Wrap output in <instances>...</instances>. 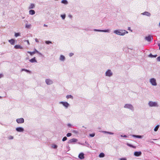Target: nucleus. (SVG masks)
<instances>
[{
	"label": "nucleus",
	"instance_id": "28",
	"mask_svg": "<svg viewBox=\"0 0 160 160\" xmlns=\"http://www.w3.org/2000/svg\"><path fill=\"white\" fill-rule=\"evenodd\" d=\"M127 146H128L129 147H132L134 148H136V147L135 146H134L132 145H131L130 144H129L128 143H127Z\"/></svg>",
	"mask_w": 160,
	"mask_h": 160
},
{
	"label": "nucleus",
	"instance_id": "24",
	"mask_svg": "<svg viewBox=\"0 0 160 160\" xmlns=\"http://www.w3.org/2000/svg\"><path fill=\"white\" fill-rule=\"evenodd\" d=\"M61 2L65 5H67L68 4V2L67 0H62L61 1Z\"/></svg>",
	"mask_w": 160,
	"mask_h": 160
},
{
	"label": "nucleus",
	"instance_id": "54",
	"mask_svg": "<svg viewBox=\"0 0 160 160\" xmlns=\"http://www.w3.org/2000/svg\"><path fill=\"white\" fill-rule=\"evenodd\" d=\"M148 142L151 143H153L154 142L153 141H148Z\"/></svg>",
	"mask_w": 160,
	"mask_h": 160
},
{
	"label": "nucleus",
	"instance_id": "48",
	"mask_svg": "<svg viewBox=\"0 0 160 160\" xmlns=\"http://www.w3.org/2000/svg\"><path fill=\"white\" fill-rule=\"evenodd\" d=\"M128 30H129L131 31V32H132V30L131 29V28L130 27H128Z\"/></svg>",
	"mask_w": 160,
	"mask_h": 160
},
{
	"label": "nucleus",
	"instance_id": "23",
	"mask_svg": "<svg viewBox=\"0 0 160 160\" xmlns=\"http://www.w3.org/2000/svg\"><path fill=\"white\" fill-rule=\"evenodd\" d=\"M102 133H107V134H110V135H113L114 134V133L112 132H108V131H102Z\"/></svg>",
	"mask_w": 160,
	"mask_h": 160
},
{
	"label": "nucleus",
	"instance_id": "9",
	"mask_svg": "<svg viewBox=\"0 0 160 160\" xmlns=\"http://www.w3.org/2000/svg\"><path fill=\"white\" fill-rule=\"evenodd\" d=\"M145 40L148 42H150L153 39V37L152 35H149L146 36L145 38Z\"/></svg>",
	"mask_w": 160,
	"mask_h": 160
},
{
	"label": "nucleus",
	"instance_id": "58",
	"mask_svg": "<svg viewBox=\"0 0 160 160\" xmlns=\"http://www.w3.org/2000/svg\"><path fill=\"white\" fill-rule=\"evenodd\" d=\"M29 59V58H26V60H27V59Z\"/></svg>",
	"mask_w": 160,
	"mask_h": 160
},
{
	"label": "nucleus",
	"instance_id": "35",
	"mask_svg": "<svg viewBox=\"0 0 160 160\" xmlns=\"http://www.w3.org/2000/svg\"><path fill=\"white\" fill-rule=\"evenodd\" d=\"M45 42L46 44H49L52 43V42L50 41H46Z\"/></svg>",
	"mask_w": 160,
	"mask_h": 160
},
{
	"label": "nucleus",
	"instance_id": "4",
	"mask_svg": "<svg viewBox=\"0 0 160 160\" xmlns=\"http://www.w3.org/2000/svg\"><path fill=\"white\" fill-rule=\"evenodd\" d=\"M105 75L106 77H111L113 76V73L111 70L108 69L106 71Z\"/></svg>",
	"mask_w": 160,
	"mask_h": 160
},
{
	"label": "nucleus",
	"instance_id": "7",
	"mask_svg": "<svg viewBox=\"0 0 160 160\" xmlns=\"http://www.w3.org/2000/svg\"><path fill=\"white\" fill-rule=\"evenodd\" d=\"M45 82L47 85H51L53 83V80L50 78L46 79L45 80Z\"/></svg>",
	"mask_w": 160,
	"mask_h": 160
},
{
	"label": "nucleus",
	"instance_id": "15",
	"mask_svg": "<svg viewBox=\"0 0 160 160\" xmlns=\"http://www.w3.org/2000/svg\"><path fill=\"white\" fill-rule=\"evenodd\" d=\"M78 157L81 159H84V154L83 152L80 153L79 154Z\"/></svg>",
	"mask_w": 160,
	"mask_h": 160
},
{
	"label": "nucleus",
	"instance_id": "25",
	"mask_svg": "<svg viewBox=\"0 0 160 160\" xmlns=\"http://www.w3.org/2000/svg\"><path fill=\"white\" fill-rule=\"evenodd\" d=\"M66 98L67 99H68L69 98H71L72 99H73V97L71 95H68L66 96Z\"/></svg>",
	"mask_w": 160,
	"mask_h": 160
},
{
	"label": "nucleus",
	"instance_id": "39",
	"mask_svg": "<svg viewBox=\"0 0 160 160\" xmlns=\"http://www.w3.org/2000/svg\"><path fill=\"white\" fill-rule=\"evenodd\" d=\"M67 137H64L62 138V141L64 142L66 141L67 140Z\"/></svg>",
	"mask_w": 160,
	"mask_h": 160
},
{
	"label": "nucleus",
	"instance_id": "14",
	"mask_svg": "<svg viewBox=\"0 0 160 160\" xmlns=\"http://www.w3.org/2000/svg\"><path fill=\"white\" fill-rule=\"evenodd\" d=\"M65 57L62 55H60V57L59 58V60L62 62H64L65 60Z\"/></svg>",
	"mask_w": 160,
	"mask_h": 160
},
{
	"label": "nucleus",
	"instance_id": "3",
	"mask_svg": "<svg viewBox=\"0 0 160 160\" xmlns=\"http://www.w3.org/2000/svg\"><path fill=\"white\" fill-rule=\"evenodd\" d=\"M148 105L149 107H159L158 102H153L152 101H149L148 102Z\"/></svg>",
	"mask_w": 160,
	"mask_h": 160
},
{
	"label": "nucleus",
	"instance_id": "22",
	"mask_svg": "<svg viewBox=\"0 0 160 160\" xmlns=\"http://www.w3.org/2000/svg\"><path fill=\"white\" fill-rule=\"evenodd\" d=\"M14 48L16 49L22 48V47L19 45H16L14 46Z\"/></svg>",
	"mask_w": 160,
	"mask_h": 160
},
{
	"label": "nucleus",
	"instance_id": "5",
	"mask_svg": "<svg viewBox=\"0 0 160 160\" xmlns=\"http://www.w3.org/2000/svg\"><path fill=\"white\" fill-rule=\"evenodd\" d=\"M59 104H62L65 109H67L70 106V104L67 102H60Z\"/></svg>",
	"mask_w": 160,
	"mask_h": 160
},
{
	"label": "nucleus",
	"instance_id": "19",
	"mask_svg": "<svg viewBox=\"0 0 160 160\" xmlns=\"http://www.w3.org/2000/svg\"><path fill=\"white\" fill-rule=\"evenodd\" d=\"M131 136L134 138H141L142 137V136L140 135H132Z\"/></svg>",
	"mask_w": 160,
	"mask_h": 160
},
{
	"label": "nucleus",
	"instance_id": "56",
	"mask_svg": "<svg viewBox=\"0 0 160 160\" xmlns=\"http://www.w3.org/2000/svg\"><path fill=\"white\" fill-rule=\"evenodd\" d=\"M158 46L159 47V49L160 50V43L158 44Z\"/></svg>",
	"mask_w": 160,
	"mask_h": 160
},
{
	"label": "nucleus",
	"instance_id": "49",
	"mask_svg": "<svg viewBox=\"0 0 160 160\" xmlns=\"http://www.w3.org/2000/svg\"><path fill=\"white\" fill-rule=\"evenodd\" d=\"M120 160H127L125 158H122L120 159Z\"/></svg>",
	"mask_w": 160,
	"mask_h": 160
},
{
	"label": "nucleus",
	"instance_id": "6",
	"mask_svg": "<svg viewBox=\"0 0 160 160\" xmlns=\"http://www.w3.org/2000/svg\"><path fill=\"white\" fill-rule=\"evenodd\" d=\"M149 82L152 86H156L157 85L156 79L153 78H151L150 79Z\"/></svg>",
	"mask_w": 160,
	"mask_h": 160
},
{
	"label": "nucleus",
	"instance_id": "26",
	"mask_svg": "<svg viewBox=\"0 0 160 160\" xmlns=\"http://www.w3.org/2000/svg\"><path fill=\"white\" fill-rule=\"evenodd\" d=\"M104 156H105V154L103 152H101V153H100L99 155V157L100 158H103Z\"/></svg>",
	"mask_w": 160,
	"mask_h": 160
},
{
	"label": "nucleus",
	"instance_id": "41",
	"mask_svg": "<svg viewBox=\"0 0 160 160\" xmlns=\"http://www.w3.org/2000/svg\"><path fill=\"white\" fill-rule=\"evenodd\" d=\"M121 137H123V138H127V137H128V136L127 135H121Z\"/></svg>",
	"mask_w": 160,
	"mask_h": 160
},
{
	"label": "nucleus",
	"instance_id": "30",
	"mask_svg": "<svg viewBox=\"0 0 160 160\" xmlns=\"http://www.w3.org/2000/svg\"><path fill=\"white\" fill-rule=\"evenodd\" d=\"M157 56V55H153L151 53L149 55V57L151 58H156Z\"/></svg>",
	"mask_w": 160,
	"mask_h": 160
},
{
	"label": "nucleus",
	"instance_id": "37",
	"mask_svg": "<svg viewBox=\"0 0 160 160\" xmlns=\"http://www.w3.org/2000/svg\"><path fill=\"white\" fill-rule=\"evenodd\" d=\"M20 35V33H15V36L16 37H17L18 36H19Z\"/></svg>",
	"mask_w": 160,
	"mask_h": 160
},
{
	"label": "nucleus",
	"instance_id": "40",
	"mask_svg": "<svg viewBox=\"0 0 160 160\" xmlns=\"http://www.w3.org/2000/svg\"><path fill=\"white\" fill-rule=\"evenodd\" d=\"M67 136L68 137H69L72 135V134L71 133H68L67 134Z\"/></svg>",
	"mask_w": 160,
	"mask_h": 160
},
{
	"label": "nucleus",
	"instance_id": "11",
	"mask_svg": "<svg viewBox=\"0 0 160 160\" xmlns=\"http://www.w3.org/2000/svg\"><path fill=\"white\" fill-rule=\"evenodd\" d=\"M78 141V139L76 138H72L69 140L68 142V143H73L75 142H76Z\"/></svg>",
	"mask_w": 160,
	"mask_h": 160
},
{
	"label": "nucleus",
	"instance_id": "45",
	"mask_svg": "<svg viewBox=\"0 0 160 160\" xmlns=\"http://www.w3.org/2000/svg\"><path fill=\"white\" fill-rule=\"evenodd\" d=\"M157 60L158 61H160V56L158 57L157 58Z\"/></svg>",
	"mask_w": 160,
	"mask_h": 160
},
{
	"label": "nucleus",
	"instance_id": "32",
	"mask_svg": "<svg viewBox=\"0 0 160 160\" xmlns=\"http://www.w3.org/2000/svg\"><path fill=\"white\" fill-rule=\"evenodd\" d=\"M61 17L62 18V19L63 20H64L65 19L66 17V15L65 14H64L63 15H61Z\"/></svg>",
	"mask_w": 160,
	"mask_h": 160
},
{
	"label": "nucleus",
	"instance_id": "10",
	"mask_svg": "<svg viewBox=\"0 0 160 160\" xmlns=\"http://www.w3.org/2000/svg\"><path fill=\"white\" fill-rule=\"evenodd\" d=\"M17 122L18 123H22L24 122V119L23 118H18L16 120Z\"/></svg>",
	"mask_w": 160,
	"mask_h": 160
},
{
	"label": "nucleus",
	"instance_id": "20",
	"mask_svg": "<svg viewBox=\"0 0 160 160\" xmlns=\"http://www.w3.org/2000/svg\"><path fill=\"white\" fill-rule=\"evenodd\" d=\"M29 14L31 15H33L35 14V12L34 10H30L29 11Z\"/></svg>",
	"mask_w": 160,
	"mask_h": 160
},
{
	"label": "nucleus",
	"instance_id": "27",
	"mask_svg": "<svg viewBox=\"0 0 160 160\" xmlns=\"http://www.w3.org/2000/svg\"><path fill=\"white\" fill-rule=\"evenodd\" d=\"M58 147V146L55 144H52L51 146V148L53 149H56Z\"/></svg>",
	"mask_w": 160,
	"mask_h": 160
},
{
	"label": "nucleus",
	"instance_id": "8",
	"mask_svg": "<svg viewBox=\"0 0 160 160\" xmlns=\"http://www.w3.org/2000/svg\"><path fill=\"white\" fill-rule=\"evenodd\" d=\"M94 31L97 32H105L110 33V30L109 29H107L106 30H100L97 29H94Z\"/></svg>",
	"mask_w": 160,
	"mask_h": 160
},
{
	"label": "nucleus",
	"instance_id": "52",
	"mask_svg": "<svg viewBox=\"0 0 160 160\" xmlns=\"http://www.w3.org/2000/svg\"><path fill=\"white\" fill-rule=\"evenodd\" d=\"M85 143L87 144L86 146L89 147V146L90 145L87 142H85Z\"/></svg>",
	"mask_w": 160,
	"mask_h": 160
},
{
	"label": "nucleus",
	"instance_id": "53",
	"mask_svg": "<svg viewBox=\"0 0 160 160\" xmlns=\"http://www.w3.org/2000/svg\"><path fill=\"white\" fill-rule=\"evenodd\" d=\"M35 41L36 42H39V41L38 40V39H37L36 38L35 39Z\"/></svg>",
	"mask_w": 160,
	"mask_h": 160
},
{
	"label": "nucleus",
	"instance_id": "18",
	"mask_svg": "<svg viewBox=\"0 0 160 160\" xmlns=\"http://www.w3.org/2000/svg\"><path fill=\"white\" fill-rule=\"evenodd\" d=\"M29 62L31 63L37 62V61L35 57H34L30 59Z\"/></svg>",
	"mask_w": 160,
	"mask_h": 160
},
{
	"label": "nucleus",
	"instance_id": "42",
	"mask_svg": "<svg viewBox=\"0 0 160 160\" xmlns=\"http://www.w3.org/2000/svg\"><path fill=\"white\" fill-rule=\"evenodd\" d=\"M72 132L75 133H77L78 132L75 130H73Z\"/></svg>",
	"mask_w": 160,
	"mask_h": 160
},
{
	"label": "nucleus",
	"instance_id": "13",
	"mask_svg": "<svg viewBox=\"0 0 160 160\" xmlns=\"http://www.w3.org/2000/svg\"><path fill=\"white\" fill-rule=\"evenodd\" d=\"M141 14L143 15H145L148 17H150L151 16V14L150 13L147 11H146L142 13H141Z\"/></svg>",
	"mask_w": 160,
	"mask_h": 160
},
{
	"label": "nucleus",
	"instance_id": "55",
	"mask_svg": "<svg viewBox=\"0 0 160 160\" xmlns=\"http://www.w3.org/2000/svg\"><path fill=\"white\" fill-rule=\"evenodd\" d=\"M44 26L45 27H48V25H47L44 24Z\"/></svg>",
	"mask_w": 160,
	"mask_h": 160
},
{
	"label": "nucleus",
	"instance_id": "31",
	"mask_svg": "<svg viewBox=\"0 0 160 160\" xmlns=\"http://www.w3.org/2000/svg\"><path fill=\"white\" fill-rule=\"evenodd\" d=\"M27 53H28L30 54V55H31V56H32V55H33V54H35V52H34L33 51L32 52L28 51L27 52Z\"/></svg>",
	"mask_w": 160,
	"mask_h": 160
},
{
	"label": "nucleus",
	"instance_id": "34",
	"mask_svg": "<svg viewBox=\"0 0 160 160\" xmlns=\"http://www.w3.org/2000/svg\"><path fill=\"white\" fill-rule=\"evenodd\" d=\"M21 71H25V72H30V71L28 70H27V69H22V70H21Z\"/></svg>",
	"mask_w": 160,
	"mask_h": 160
},
{
	"label": "nucleus",
	"instance_id": "43",
	"mask_svg": "<svg viewBox=\"0 0 160 160\" xmlns=\"http://www.w3.org/2000/svg\"><path fill=\"white\" fill-rule=\"evenodd\" d=\"M73 55H74V54L73 53H72V52L70 53L69 54V56L71 57Z\"/></svg>",
	"mask_w": 160,
	"mask_h": 160
},
{
	"label": "nucleus",
	"instance_id": "29",
	"mask_svg": "<svg viewBox=\"0 0 160 160\" xmlns=\"http://www.w3.org/2000/svg\"><path fill=\"white\" fill-rule=\"evenodd\" d=\"M159 125H157L154 128V131L155 132H156L158 131L159 128Z\"/></svg>",
	"mask_w": 160,
	"mask_h": 160
},
{
	"label": "nucleus",
	"instance_id": "60",
	"mask_svg": "<svg viewBox=\"0 0 160 160\" xmlns=\"http://www.w3.org/2000/svg\"><path fill=\"white\" fill-rule=\"evenodd\" d=\"M2 98V97L0 96V98Z\"/></svg>",
	"mask_w": 160,
	"mask_h": 160
},
{
	"label": "nucleus",
	"instance_id": "36",
	"mask_svg": "<svg viewBox=\"0 0 160 160\" xmlns=\"http://www.w3.org/2000/svg\"><path fill=\"white\" fill-rule=\"evenodd\" d=\"M8 138L9 140L12 139L13 138V137L12 136H10L8 137Z\"/></svg>",
	"mask_w": 160,
	"mask_h": 160
},
{
	"label": "nucleus",
	"instance_id": "59",
	"mask_svg": "<svg viewBox=\"0 0 160 160\" xmlns=\"http://www.w3.org/2000/svg\"><path fill=\"white\" fill-rule=\"evenodd\" d=\"M69 148V146H68V147H67V148Z\"/></svg>",
	"mask_w": 160,
	"mask_h": 160
},
{
	"label": "nucleus",
	"instance_id": "21",
	"mask_svg": "<svg viewBox=\"0 0 160 160\" xmlns=\"http://www.w3.org/2000/svg\"><path fill=\"white\" fill-rule=\"evenodd\" d=\"M8 42L10 43L11 44L14 45L15 44V40L13 39H11L9 40H8Z\"/></svg>",
	"mask_w": 160,
	"mask_h": 160
},
{
	"label": "nucleus",
	"instance_id": "46",
	"mask_svg": "<svg viewBox=\"0 0 160 160\" xmlns=\"http://www.w3.org/2000/svg\"><path fill=\"white\" fill-rule=\"evenodd\" d=\"M67 126L69 127H71L72 126V125L70 123H68Z\"/></svg>",
	"mask_w": 160,
	"mask_h": 160
},
{
	"label": "nucleus",
	"instance_id": "33",
	"mask_svg": "<svg viewBox=\"0 0 160 160\" xmlns=\"http://www.w3.org/2000/svg\"><path fill=\"white\" fill-rule=\"evenodd\" d=\"M31 26V24H26V26H25V27H26V28H30Z\"/></svg>",
	"mask_w": 160,
	"mask_h": 160
},
{
	"label": "nucleus",
	"instance_id": "2",
	"mask_svg": "<svg viewBox=\"0 0 160 160\" xmlns=\"http://www.w3.org/2000/svg\"><path fill=\"white\" fill-rule=\"evenodd\" d=\"M123 107L124 108L129 109L132 112L134 111V106L130 103L125 104L124 106Z\"/></svg>",
	"mask_w": 160,
	"mask_h": 160
},
{
	"label": "nucleus",
	"instance_id": "57",
	"mask_svg": "<svg viewBox=\"0 0 160 160\" xmlns=\"http://www.w3.org/2000/svg\"><path fill=\"white\" fill-rule=\"evenodd\" d=\"M69 17H71H71H72V15H70L69 16Z\"/></svg>",
	"mask_w": 160,
	"mask_h": 160
},
{
	"label": "nucleus",
	"instance_id": "12",
	"mask_svg": "<svg viewBox=\"0 0 160 160\" xmlns=\"http://www.w3.org/2000/svg\"><path fill=\"white\" fill-rule=\"evenodd\" d=\"M16 130L18 132H22L24 131V128L21 127L17 128L16 129Z\"/></svg>",
	"mask_w": 160,
	"mask_h": 160
},
{
	"label": "nucleus",
	"instance_id": "1",
	"mask_svg": "<svg viewBox=\"0 0 160 160\" xmlns=\"http://www.w3.org/2000/svg\"><path fill=\"white\" fill-rule=\"evenodd\" d=\"M113 32L117 35L121 36H124L125 34L128 33V32L127 31L122 29L115 30L113 31Z\"/></svg>",
	"mask_w": 160,
	"mask_h": 160
},
{
	"label": "nucleus",
	"instance_id": "44",
	"mask_svg": "<svg viewBox=\"0 0 160 160\" xmlns=\"http://www.w3.org/2000/svg\"><path fill=\"white\" fill-rule=\"evenodd\" d=\"M33 52H35V53H38V52H39L37 50L35 49L34 51Z\"/></svg>",
	"mask_w": 160,
	"mask_h": 160
},
{
	"label": "nucleus",
	"instance_id": "16",
	"mask_svg": "<svg viewBox=\"0 0 160 160\" xmlns=\"http://www.w3.org/2000/svg\"><path fill=\"white\" fill-rule=\"evenodd\" d=\"M142 154V152L141 151L135 152H134V155L137 157L139 156Z\"/></svg>",
	"mask_w": 160,
	"mask_h": 160
},
{
	"label": "nucleus",
	"instance_id": "51",
	"mask_svg": "<svg viewBox=\"0 0 160 160\" xmlns=\"http://www.w3.org/2000/svg\"><path fill=\"white\" fill-rule=\"evenodd\" d=\"M25 41L27 42L28 45L30 44V43L28 40H25Z\"/></svg>",
	"mask_w": 160,
	"mask_h": 160
},
{
	"label": "nucleus",
	"instance_id": "38",
	"mask_svg": "<svg viewBox=\"0 0 160 160\" xmlns=\"http://www.w3.org/2000/svg\"><path fill=\"white\" fill-rule=\"evenodd\" d=\"M95 135V133H93L92 134H89V136L90 137H94Z\"/></svg>",
	"mask_w": 160,
	"mask_h": 160
},
{
	"label": "nucleus",
	"instance_id": "47",
	"mask_svg": "<svg viewBox=\"0 0 160 160\" xmlns=\"http://www.w3.org/2000/svg\"><path fill=\"white\" fill-rule=\"evenodd\" d=\"M3 77V75L2 74H0V79L2 78Z\"/></svg>",
	"mask_w": 160,
	"mask_h": 160
},
{
	"label": "nucleus",
	"instance_id": "17",
	"mask_svg": "<svg viewBox=\"0 0 160 160\" xmlns=\"http://www.w3.org/2000/svg\"><path fill=\"white\" fill-rule=\"evenodd\" d=\"M35 7V5L33 3H31L28 8L29 9H33Z\"/></svg>",
	"mask_w": 160,
	"mask_h": 160
},
{
	"label": "nucleus",
	"instance_id": "50",
	"mask_svg": "<svg viewBox=\"0 0 160 160\" xmlns=\"http://www.w3.org/2000/svg\"><path fill=\"white\" fill-rule=\"evenodd\" d=\"M38 53L41 56H43V55L42 54V53L40 52H38Z\"/></svg>",
	"mask_w": 160,
	"mask_h": 160
}]
</instances>
